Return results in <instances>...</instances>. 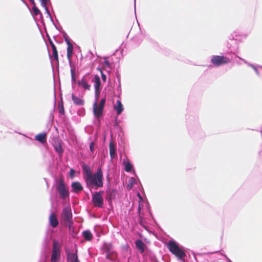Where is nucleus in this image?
Here are the masks:
<instances>
[{"label": "nucleus", "instance_id": "1", "mask_svg": "<svg viewBox=\"0 0 262 262\" xmlns=\"http://www.w3.org/2000/svg\"><path fill=\"white\" fill-rule=\"evenodd\" d=\"M82 169L84 172V179L89 188L102 187L103 186V172L101 168H98L96 172L93 173L90 168L86 165H82Z\"/></svg>", "mask_w": 262, "mask_h": 262}, {"label": "nucleus", "instance_id": "2", "mask_svg": "<svg viewBox=\"0 0 262 262\" xmlns=\"http://www.w3.org/2000/svg\"><path fill=\"white\" fill-rule=\"evenodd\" d=\"M167 247L170 252L174 255L179 259L182 260L186 256L185 253L179 247L178 243L173 241L168 242Z\"/></svg>", "mask_w": 262, "mask_h": 262}, {"label": "nucleus", "instance_id": "3", "mask_svg": "<svg viewBox=\"0 0 262 262\" xmlns=\"http://www.w3.org/2000/svg\"><path fill=\"white\" fill-rule=\"evenodd\" d=\"M56 189L59 193V198L65 200L69 197L70 193L68 187L62 179L58 180L56 182Z\"/></svg>", "mask_w": 262, "mask_h": 262}, {"label": "nucleus", "instance_id": "4", "mask_svg": "<svg viewBox=\"0 0 262 262\" xmlns=\"http://www.w3.org/2000/svg\"><path fill=\"white\" fill-rule=\"evenodd\" d=\"M61 255V245L56 241H53V249L50 262H59Z\"/></svg>", "mask_w": 262, "mask_h": 262}, {"label": "nucleus", "instance_id": "5", "mask_svg": "<svg viewBox=\"0 0 262 262\" xmlns=\"http://www.w3.org/2000/svg\"><path fill=\"white\" fill-rule=\"evenodd\" d=\"M103 191L95 192L92 195V202L95 206L102 207L103 204Z\"/></svg>", "mask_w": 262, "mask_h": 262}, {"label": "nucleus", "instance_id": "6", "mask_svg": "<svg viewBox=\"0 0 262 262\" xmlns=\"http://www.w3.org/2000/svg\"><path fill=\"white\" fill-rule=\"evenodd\" d=\"M211 62L216 66L228 63L230 60L226 57L223 56H213L211 59Z\"/></svg>", "mask_w": 262, "mask_h": 262}, {"label": "nucleus", "instance_id": "7", "mask_svg": "<svg viewBox=\"0 0 262 262\" xmlns=\"http://www.w3.org/2000/svg\"><path fill=\"white\" fill-rule=\"evenodd\" d=\"M61 217L66 222L69 223L71 222L72 219V213L70 205H67L62 209Z\"/></svg>", "mask_w": 262, "mask_h": 262}, {"label": "nucleus", "instance_id": "8", "mask_svg": "<svg viewBox=\"0 0 262 262\" xmlns=\"http://www.w3.org/2000/svg\"><path fill=\"white\" fill-rule=\"evenodd\" d=\"M93 82H94L96 97H97L101 90L100 79L98 75L95 76Z\"/></svg>", "mask_w": 262, "mask_h": 262}, {"label": "nucleus", "instance_id": "9", "mask_svg": "<svg viewBox=\"0 0 262 262\" xmlns=\"http://www.w3.org/2000/svg\"><path fill=\"white\" fill-rule=\"evenodd\" d=\"M103 108L98 106L97 101H96L93 104V113L95 116L99 118L102 116Z\"/></svg>", "mask_w": 262, "mask_h": 262}, {"label": "nucleus", "instance_id": "10", "mask_svg": "<svg viewBox=\"0 0 262 262\" xmlns=\"http://www.w3.org/2000/svg\"><path fill=\"white\" fill-rule=\"evenodd\" d=\"M59 223L57 215L54 213L50 214V226L55 228L58 226Z\"/></svg>", "mask_w": 262, "mask_h": 262}, {"label": "nucleus", "instance_id": "11", "mask_svg": "<svg viewBox=\"0 0 262 262\" xmlns=\"http://www.w3.org/2000/svg\"><path fill=\"white\" fill-rule=\"evenodd\" d=\"M68 260L69 262H78L76 252H67Z\"/></svg>", "mask_w": 262, "mask_h": 262}, {"label": "nucleus", "instance_id": "12", "mask_svg": "<svg viewBox=\"0 0 262 262\" xmlns=\"http://www.w3.org/2000/svg\"><path fill=\"white\" fill-rule=\"evenodd\" d=\"M71 187L72 191L74 192H78L82 190L83 187L78 182H74L72 183Z\"/></svg>", "mask_w": 262, "mask_h": 262}, {"label": "nucleus", "instance_id": "13", "mask_svg": "<svg viewBox=\"0 0 262 262\" xmlns=\"http://www.w3.org/2000/svg\"><path fill=\"white\" fill-rule=\"evenodd\" d=\"M50 47L52 50V58L53 59L55 60L56 62L58 61V52L55 47V46L50 40Z\"/></svg>", "mask_w": 262, "mask_h": 262}, {"label": "nucleus", "instance_id": "14", "mask_svg": "<svg viewBox=\"0 0 262 262\" xmlns=\"http://www.w3.org/2000/svg\"><path fill=\"white\" fill-rule=\"evenodd\" d=\"M115 110L117 112V115H120L123 110V106L120 100H117L116 103L114 105Z\"/></svg>", "mask_w": 262, "mask_h": 262}, {"label": "nucleus", "instance_id": "15", "mask_svg": "<svg viewBox=\"0 0 262 262\" xmlns=\"http://www.w3.org/2000/svg\"><path fill=\"white\" fill-rule=\"evenodd\" d=\"M123 165L126 171L130 172L133 170V166L128 159H123Z\"/></svg>", "mask_w": 262, "mask_h": 262}, {"label": "nucleus", "instance_id": "16", "mask_svg": "<svg viewBox=\"0 0 262 262\" xmlns=\"http://www.w3.org/2000/svg\"><path fill=\"white\" fill-rule=\"evenodd\" d=\"M35 139L39 142L43 144L44 143L46 142L47 134L45 133H40L39 134L37 135L35 137Z\"/></svg>", "mask_w": 262, "mask_h": 262}, {"label": "nucleus", "instance_id": "17", "mask_svg": "<svg viewBox=\"0 0 262 262\" xmlns=\"http://www.w3.org/2000/svg\"><path fill=\"white\" fill-rule=\"evenodd\" d=\"M238 58L242 60V61H243L245 63H246L248 66L250 67L251 68H252L254 70V71L255 72V73H256V74L257 75H259V71L258 70V68H262V66H255L254 64H252L250 63H249L246 60H245V59L239 57H238Z\"/></svg>", "mask_w": 262, "mask_h": 262}, {"label": "nucleus", "instance_id": "18", "mask_svg": "<svg viewBox=\"0 0 262 262\" xmlns=\"http://www.w3.org/2000/svg\"><path fill=\"white\" fill-rule=\"evenodd\" d=\"M138 195L140 199V201H139V206H138V212L139 214V215L141 216V215L143 214V200L141 196L140 193L138 194Z\"/></svg>", "mask_w": 262, "mask_h": 262}, {"label": "nucleus", "instance_id": "19", "mask_svg": "<svg viewBox=\"0 0 262 262\" xmlns=\"http://www.w3.org/2000/svg\"><path fill=\"white\" fill-rule=\"evenodd\" d=\"M72 100H73L74 103L76 105H82L84 104L83 100L76 96L73 94H72Z\"/></svg>", "mask_w": 262, "mask_h": 262}, {"label": "nucleus", "instance_id": "20", "mask_svg": "<svg viewBox=\"0 0 262 262\" xmlns=\"http://www.w3.org/2000/svg\"><path fill=\"white\" fill-rule=\"evenodd\" d=\"M135 244L137 248L140 250L141 252H143L145 247L144 243L141 240L138 239L136 241Z\"/></svg>", "mask_w": 262, "mask_h": 262}, {"label": "nucleus", "instance_id": "21", "mask_svg": "<svg viewBox=\"0 0 262 262\" xmlns=\"http://www.w3.org/2000/svg\"><path fill=\"white\" fill-rule=\"evenodd\" d=\"M78 83L79 85L81 86L85 90H89L90 89L91 85L87 83L84 78L81 80L79 81Z\"/></svg>", "mask_w": 262, "mask_h": 262}, {"label": "nucleus", "instance_id": "22", "mask_svg": "<svg viewBox=\"0 0 262 262\" xmlns=\"http://www.w3.org/2000/svg\"><path fill=\"white\" fill-rule=\"evenodd\" d=\"M110 154L111 159H114L116 155V148L112 143H110Z\"/></svg>", "mask_w": 262, "mask_h": 262}, {"label": "nucleus", "instance_id": "23", "mask_svg": "<svg viewBox=\"0 0 262 262\" xmlns=\"http://www.w3.org/2000/svg\"><path fill=\"white\" fill-rule=\"evenodd\" d=\"M107 192V197L106 199L108 200V201H111L113 200L115 198V191L114 190H107L106 191Z\"/></svg>", "mask_w": 262, "mask_h": 262}, {"label": "nucleus", "instance_id": "24", "mask_svg": "<svg viewBox=\"0 0 262 262\" xmlns=\"http://www.w3.org/2000/svg\"><path fill=\"white\" fill-rule=\"evenodd\" d=\"M73 45H70L68 46L67 48V58L69 60H71V57L73 54Z\"/></svg>", "mask_w": 262, "mask_h": 262}, {"label": "nucleus", "instance_id": "25", "mask_svg": "<svg viewBox=\"0 0 262 262\" xmlns=\"http://www.w3.org/2000/svg\"><path fill=\"white\" fill-rule=\"evenodd\" d=\"M83 236L84 239L86 241H90L92 238V234L90 231H84L83 233Z\"/></svg>", "mask_w": 262, "mask_h": 262}, {"label": "nucleus", "instance_id": "26", "mask_svg": "<svg viewBox=\"0 0 262 262\" xmlns=\"http://www.w3.org/2000/svg\"><path fill=\"white\" fill-rule=\"evenodd\" d=\"M54 147L56 151L59 154H61L62 153L63 150L62 149L61 144L60 143L54 145Z\"/></svg>", "mask_w": 262, "mask_h": 262}, {"label": "nucleus", "instance_id": "27", "mask_svg": "<svg viewBox=\"0 0 262 262\" xmlns=\"http://www.w3.org/2000/svg\"><path fill=\"white\" fill-rule=\"evenodd\" d=\"M39 1L40 2L41 6L45 8L47 13L49 15V10H48V7H47V3L48 0H39Z\"/></svg>", "mask_w": 262, "mask_h": 262}, {"label": "nucleus", "instance_id": "28", "mask_svg": "<svg viewBox=\"0 0 262 262\" xmlns=\"http://www.w3.org/2000/svg\"><path fill=\"white\" fill-rule=\"evenodd\" d=\"M71 179H73L75 177V171L74 169H71L69 173Z\"/></svg>", "mask_w": 262, "mask_h": 262}, {"label": "nucleus", "instance_id": "29", "mask_svg": "<svg viewBox=\"0 0 262 262\" xmlns=\"http://www.w3.org/2000/svg\"><path fill=\"white\" fill-rule=\"evenodd\" d=\"M105 99H102L100 102V104L99 105H98V106L100 107H101V108H103L104 107V104H105Z\"/></svg>", "mask_w": 262, "mask_h": 262}, {"label": "nucleus", "instance_id": "30", "mask_svg": "<svg viewBox=\"0 0 262 262\" xmlns=\"http://www.w3.org/2000/svg\"><path fill=\"white\" fill-rule=\"evenodd\" d=\"M33 5H34V6L32 8L33 11L34 12V13L35 15H37L39 13V11L38 9V8L35 6V4Z\"/></svg>", "mask_w": 262, "mask_h": 262}, {"label": "nucleus", "instance_id": "31", "mask_svg": "<svg viewBox=\"0 0 262 262\" xmlns=\"http://www.w3.org/2000/svg\"><path fill=\"white\" fill-rule=\"evenodd\" d=\"M129 183L132 185V186H133L136 183V180L135 178H131L129 181Z\"/></svg>", "mask_w": 262, "mask_h": 262}, {"label": "nucleus", "instance_id": "32", "mask_svg": "<svg viewBox=\"0 0 262 262\" xmlns=\"http://www.w3.org/2000/svg\"><path fill=\"white\" fill-rule=\"evenodd\" d=\"M101 77H102V80L104 82H105L106 80V76H105V75H104L103 74V73L102 71H101Z\"/></svg>", "mask_w": 262, "mask_h": 262}, {"label": "nucleus", "instance_id": "33", "mask_svg": "<svg viewBox=\"0 0 262 262\" xmlns=\"http://www.w3.org/2000/svg\"><path fill=\"white\" fill-rule=\"evenodd\" d=\"M94 147H95L94 143V142H92L90 144V150H91V151H93L94 150Z\"/></svg>", "mask_w": 262, "mask_h": 262}, {"label": "nucleus", "instance_id": "34", "mask_svg": "<svg viewBox=\"0 0 262 262\" xmlns=\"http://www.w3.org/2000/svg\"><path fill=\"white\" fill-rule=\"evenodd\" d=\"M59 112L60 113H63V107L62 105H61V107H59Z\"/></svg>", "mask_w": 262, "mask_h": 262}, {"label": "nucleus", "instance_id": "35", "mask_svg": "<svg viewBox=\"0 0 262 262\" xmlns=\"http://www.w3.org/2000/svg\"><path fill=\"white\" fill-rule=\"evenodd\" d=\"M65 40H66V42L67 44L68 45V46L70 45H72L68 39H66Z\"/></svg>", "mask_w": 262, "mask_h": 262}, {"label": "nucleus", "instance_id": "36", "mask_svg": "<svg viewBox=\"0 0 262 262\" xmlns=\"http://www.w3.org/2000/svg\"><path fill=\"white\" fill-rule=\"evenodd\" d=\"M224 256L227 258V262H232V261L230 260V259L226 256V255H224Z\"/></svg>", "mask_w": 262, "mask_h": 262}, {"label": "nucleus", "instance_id": "37", "mask_svg": "<svg viewBox=\"0 0 262 262\" xmlns=\"http://www.w3.org/2000/svg\"><path fill=\"white\" fill-rule=\"evenodd\" d=\"M132 187H133V186H132V185L130 184V183L128 185V186H127L128 188L129 189H132Z\"/></svg>", "mask_w": 262, "mask_h": 262}, {"label": "nucleus", "instance_id": "38", "mask_svg": "<svg viewBox=\"0 0 262 262\" xmlns=\"http://www.w3.org/2000/svg\"><path fill=\"white\" fill-rule=\"evenodd\" d=\"M30 2L32 4H34V0H29Z\"/></svg>", "mask_w": 262, "mask_h": 262}, {"label": "nucleus", "instance_id": "39", "mask_svg": "<svg viewBox=\"0 0 262 262\" xmlns=\"http://www.w3.org/2000/svg\"><path fill=\"white\" fill-rule=\"evenodd\" d=\"M46 34H47V36L48 38V39H49V35L48 34V33L46 32Z\"/></svg>", "mask_w": 262, "mask_h": 262}]
</instances>
